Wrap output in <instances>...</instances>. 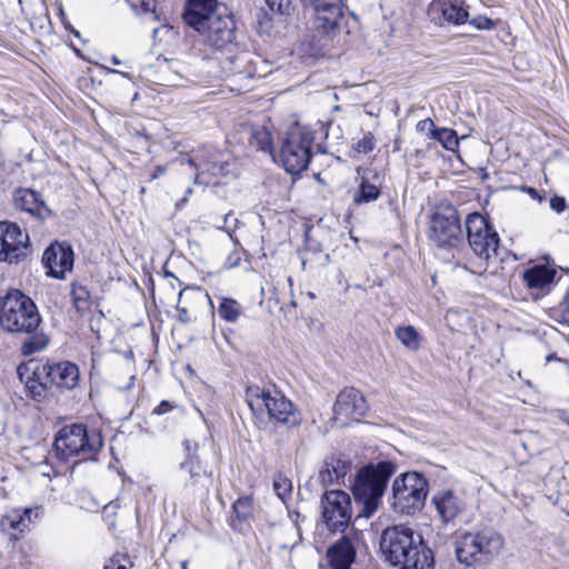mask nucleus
I'll return each instance as SVG.
<instances>
[{
	"label": "nucleus",
	"instance_id": "49",
	"mask_svg": "<svg viewBox=\"0 0 569 569\" xmlns=\"http://www.w3.org/2000/svg\"><path fill=\"white\" fill-rule=\"evenodd\" d=\"M108 72L109 73H119V74H121L124 78H128V79L130 78V76L127 72H122V71H119V70L108 69Z\"/></svg>",
	"mask_w": 569,
	"mask_h": 569
},
{
	"label": "nucleus",
	"instance_id": "17",
	"mask_svg": "<svg viewBox=\"0 0 569 569\" xmlns=\"http://www.w3.org/2000/svg\"><path fill=\"white\" fill-rule=\"evenodd\" d=\"M42 516L43 508L41 506L16 508L2 517L0 525L11 538L19 539L21 535L30 531Z\"/></svg>",
	"mask_w": 569,
	"mask_h": 569
},
{
	"label": "nucleus",
	"instance_id": "20",
	"mask_svg": "<svg viewBox=\"0 0 569 569\" xmlns=\"http://www.w3.org/2000/svg\"><path fill=\"white\" fill-rule=\"evenodd\" d=\"M432 505L443 523L453 522L466 509L463 499L450 489L436 492Z\"/></svg>",
	"mask_w": 569,
	"mask_h": 569
},
{
	"label": "nucleus",
	"instance_id": "5",
	"mask_svg": "<svg viewBox=\"0 0 569 569\" xmlns=\"http://www.w3.org/2000/svg\"><path fill=\"white\" fill-rule=\"evenodd\" d=\"M396 472L390 461L370 463L361 468L352 485V493L357 505L361 506L358 517L370 518L381 503L387 483Z\"/></svg>",
	"mask_w": 569,
	"mask_h": 569
},
{
	"label": "nucleus",
	"instance_id": "8",
	"mask_svg": "<svg viewBox=\"0 0 569 569\" xmlns=\"http://www.w3.org/2000/svg\"><path fill=\"white\" fill-rule=\"evenodd\" d=\"M103 445L99 432H88L82 423L64 426L54 438L53 447L56 456L62 461L81 456L83 459L93 457Z\"/></svg>",
	"mask_w": 569,
	"mask_h": 569
},
{
	"label": "nucleus",
	"instance_id": "53",
	"mask_svg": "<svg viewBox=\"0 0 569 569\" xmlns=\"http://www.w3.org/2000/svg\"><path fill=\"white\" fill-rule=\"evenodd\" d=\"M238 261H239V258H237V260L231 266H237Z\"/></svg>",
	"mask_w": 569,
	"mask_h": 569
},
{
	"label": "nucleus",
	"instance_id": "45",
	"mask_svg": "<svg viewBox=\"0 0 569 569\" xmlns=\"http://www.w3.org/2000/svg\"><path fill=\"white\" fill-rule=\"evenodd\" d=\"M174 407L176 406L172 402H170L168 400H162L157 407H154L152 413L157 415V416H161V415L170 412Z\"/></svg>",
	"mask_w": 569,
	"mask_h": 569
},
{
	"label": "nucleus",
	"instance_id": "3",
	"mask_svg": "<svg viewBox=\"0 0 569 569\" xmlns=\"http://www.w3.org/2000/svg\"><path fill=\"white\" fill-rule=\"evenodd\" d=\"M327 136L328 132L322 122L303 124L296 121L292 123L284 132L280 148L279 158L284 170L290 174L305 171L311 160L313 146L317 152H325L322 143L318 140H323Z\"/></svg>",
	"mask_w": 569,
	"mask_h": 569
},
{
	"label": "nucleus",
	"instance_id": "39",
	"mask_svg": "<svg viewBox=\"0 0 569 569\" xmlns=\"http://www.w3.org/2000/svg\"><path fill=\"white\" fill-rule=\"evenodd\" d=\"M340 461H337V466L332 465V468H329V465L327 463V468L323 470H320L319 472V479L322 483L326 482H332L333 479H339V477H342L345 472L342 470H339Z\"/></svg>",
	"mask_w": 569,
	"mask_h": 569
},
{
	"label": "nucleus",
	"instance_id": "10",
	"mask_svg": "<svg viewBox=\"0 0 569 569\" xmlns=\"http://www.w3.org/2000/svg\"><path fill=\"white\" fill-rule=\"evenodd\" d=\"M427 495V479L419 472H405L392 483V507L397 512L412 515L422 508Z\"/></svg>",
	"mask_w": 569,
	"mask_h": 569
},
{
	"label": "nucleus",
	"instance_id": "38",
	"mask_svg": "<svg viewBox=\"0 0 569 569\" xmlns=\"http://www.w3.org/2000/svg\"><path fill=\"white\" fill-rule=\"evenodd\" d=\"M272 12L289 14L292 10V0H264Z\"/></svg>",
	"mask_w": 569,
	"mask_h": 569
},
{
	"label": "nucleus",
	"instance_id": "13",
	"mask_svg": "<svg viewBox=\"0 0 569 569\" xmlns=\"http://www.w3.org/2000/svg\"><path fill=\"white\" fill-rule=\"evenodd\" d=\"M190 168L197 171L194 182L201 184H209L210 181L206 176L223 177L231 172L233 162L230 161L229 154L216 150L213 148L198 150L192 157L182 160Z\"/></svg>",
	"mask_w": 569,
	"mask_h": 569
},
{
	"label": "nucleus",
	"instance_id": "52",
	"mask_svg": "<svg viewBox=\"0 0 569 569\" xmlns=\"http://www.w3.org/2000/svg\"><path fill=\"white\" fill-rule=\"evenodd\" d=\"M111 61H112L113 64H121V61L116 56L111 57Z\"/></svg>",
	"mask_w": 569,
	"mask_h": 569
},
{
	"label": "nucleus",
	"instance_id": "16",
	"mask_svg": "<svg viewBox=\"0 0 569 569\" xmlns=\"http://www.w3.org/2000/svg\"><path fill=\"white\" fill-rule=\"evenodd\" d=\"M29 236L10 221H0V261L17 262L26 254Z\"/></svg>",
	"mask_w": 569,
	"mask_h": 569
},
{
	"label": "nucleus",
	"instance_id": "27",
	"mask_svg": "<svg viewBox=\"0 0 569 569\" xmlns=\"http://www.w3.org/2000/svg\"><path fill=\"white\" fill-rule=\"evenodd\" d=\"M249 146L257 151L272 154L273 139L266 126H252L249 131Z\"/></svg>",
	"mask_w": 569,
	"mask_h": 569
},
{
	"label": "nucleus",
	"instance_id": "23",
	"mask_svg": "<svg viewBox=\"0 0 569 569\" xmlns=\"http://www.w3.org/2000/svg\"><path fill=\"white\" fill-rule=\"evenodd\" d=\"M430 12L440 14L446 22L452 24H462L469 17L463 0H433Z\"/></svg>",
	"mask_w": 569,
	"mask_h": 569
},
{
	"label": "nucleus",
	"instance_id": "7",
	"mask_svg": "<svg viewBox=\"0 0 569 569\" xmlns=\"http://www.w3.org/2000/svg\"><path fill=\"white\" fill-rule=\"evenodd\" d=\"M503 537L492 528L465 532L457 543L456 553L466 566L483 565L493 560L503 549Z\"/></svg>",
	"mask_w": 569,
	"mask_h": 569
},
{
	"label": "nucleus",
	"instance_id": "29",
	"mask_svg": "<svg viewBox=\"0 0 569 569\" xmlns=\"http://www.w3.org/2000/svg\"><path fill=\"white\" fill-rule=\"evenodd\" d=\"M218 315L227 322H237L242 315L241 305L231 298H220Z\"/></svg>",
	"mask_w": 569,
	"mask_h": 569
},
{
	"label": "nucleus",
	"instance_id": "12",
	"mask_svg": "<svg viewBox=\"0 0 569 569\" xmlns=\"http://www.w3.org/2000/svg\"><path fill=\"white\" fill-rule=\"evenodd\" d=\"M27 372H31L37 379L46 380L57 388L71 390L79 385V368L70 361L44 363L29 361L18 367V375L22 380Z\"/></svg>",
	"mask_w": 569,
	"mask_h": 569
},
{
	"label": "nucleus",
	"instance_id": "9",
	"mask_svg": "<svg viewBox=\"0 0 569 569\" xmlns=\"http://www.w3.org/2000/svg\"><path fill=\"white\" fill-rule=\"evenodd\" d=\"M246 401L253 411L267 410L269 417L288 428H296L301 425L302 416L296 406L278 391L264 390L258 386L248 387Z\"/></svg>",
	"mask_w": 569,
	"mask_h": 569
},
{
	"label": "nucleus",
	"instance_id": "25",
	"mask_svg": "<svg viewBox=\"0 0 569 569\" xmlns=\"http://www.w3.org/2000/svg\"><path fill=\"white\" fill-rule=\"evenodd\" d=\"M556 270L543 264H536L523 271L522 278L530 289H545L555 278Z\"/></svg>",
	"mask_w": 569,
	"mask_h": 569
},
{
	"label": "nucleus",
	"instance_id": "41",
	"mask_svg": "<svg viewBox=\"0 0 569 569\" xmlns=\"http://www.w3.org/2000/svg\"><path fill=\"white\" fill-rule=\"evenodd\" d=\"M130 8L137 13H148L154 11V0H141L139 3L127 0Z\"/></svg>",
	"mask_w": 569,
	"mask_h": 569
},
{
	"label": "nucleus",
	"instance_id": "34",
	"mask_svg": "<svg viewBox=\"0 0 569 569\" xmlns=\"http://www.w3.org/2000/svg\"><path fill=\"white\" fill-rule=\"evenodd\" d=\"M71 298L73 306L78 311L83 312L90 308V293L84 286L73 283Z\"/></svg>",
	"mask_w": 569,
	"mask_h": 569
},
{
	"label": "nucleus",
	"instance_id": "42",
	"mask_svg": "<svg viewBox=\"0 0 569 569\" xmlns=\"http://www.w3.org/2000/svg\"><path fill=\"white\" fill-rule=\"evenodd\" d=\"M469 23L478 30H491L496 27V22L486 16H477Z\"/></svg>",
	"mask_w": 569,
	"mask_h": 569
},
{
	"label": "nucleus",
	"instance_id": "46",
	"mask_svg": "<svg viewBox=\"0 0 569 569\" xmlns=\"http://www.w3.org/2000/svg\"><path fill=\"white\" fill-rule=\"evenodd\" d=\"M164 276H166V278H170L169 284L172 288V290H174L176 287L178 286V288H179V297H181L182 292L184 290V288L181 287L182 282L173 273H171L169 271H166Z\"/></svg>",
	"mask_w": 569,
	"mask_h": 569
},
{
	"label": "nucleus",
	"instance_id": "32",
	"mask_svg": "<svg viewBox=\"0 0 569 569\" xmlns=\"http://www.w3.org/2000/svg\"><path fill=\"white\" fill-rule=\"evenodd\" d=\"M21 381L26 382V387L32 399L37 401L44 399L47 393L46 386L49 385V382L37 379L31 372H27Z\"/></svg>",
	"mask_w": 569,
	"mask_h": 569
},
{
	"label": "nucleus",
	"instance_id": "36",
	"mask_svg": "<svg viewBox=\"0 0 569 569\" xmlns=\"http://www.w3.org/2000/svg\"><path fill=\"white\" fill-rule=\"evenodd\" d=\"M132 567L133 562L127 553L117 552L103 569H131Z\"/></svg>",
	"mask_w": 569,
	"mask_h": 569
},
{
	"label": "nucleus",
	"instance_id": "24",
	"mask_svg": "<svg viewBox=\"0 0 569 569\" xmlns=\"http://www.w3.org/2000/svg\"><path fill=\"white\" fill-rule=\"evenodd\" d=\"M327 557L333 569H350L356 559V547L351 538L341 537L328 549Z\"/></svg>",
	"mask_w": 569,
	"mask_h": 569
},
{
	"label": "nucleus",
	"instance_id": "14",
	"mask_svg": "<svg viewBox=\"0 0 569 569\" xmlns=\"http://www.w3.org/2000/svg\"><path fill=\"white\" fill-rule=\"evenodd\" d=\"M429 238L440 248L457 249L462 243L460 218L455 208L447 207L431 216Z\"/></svg>",
	"mask_w": 569,
	"mask_h": 569
},
{
	"label": "nucleus",
	"instance_id": "4",
	"mask_svg": "<svg viewBox=\"0 0 569 569\" xmlns=\"http://www.w3.org/2000/svg\"><path fill=\"white\" fill-rule=\"evenodd\" d=\"M467 239L470 249L478 258L477 262L452 256L456 259V266L471 273H482L487 270L489 260L497 257L500 243L498 232L492 224L480 213L472 212L466 220Z\"/></svg>",
	"mask_w": 569,
	"mask_h": 569
},
{
	"label": "nucleus",
	"instance_id": "15",
	"mask_svg": "<svg viewBox=\"0 0 569 569\" xmlns=\"http://www.w3.org/2000/svg\"><path fill=\"white\" fill-rule=\"evenodd\" d=\"M321 517L330 531H345L352 518V502L342 490H327L321 497Z\"/></svg>",
	"mask_w": 569,
	"mask_h": 569
},
{
	"label": "nucleus",
	"instance_id": "2",
	"mask_svg": "<svg viewBox=\"0 0 569 569\" xmlns=\"http://www.w3.org/2000/svg\"><path fill=\"white\" fill-rule=\"evenodd\" d=\"M380 549L385 560L399 569H433L432 550L423 543L421 536L406 526H393L383 530Z\"/></svg>",
	"mask_w": 569,
	"mask_h": 569
},
{
	"label": "nucleus",
	"instance_id": "37",
	"mask_svg": "<svg viewBox=\"0 0 569 569\" xmlns=\"http://www.w3.org/2000/svg\"><path fill=\"white\" fill-rule=\"evenodd\" d=\"M252 510V498L249 496L240 497L233 503V511L239 519H247L251 515Z\"/></svg>",
	"mask_w": 569,
	"mask_h": 569
},
{
	"label": "nucleus",
	"instance_id": "22",
	"mask_svg": "<svg viewBox=\"0 0 569 569\" xmlns=\"http://www.w3.org/2000/svg\"><path fill=\"white\" fill-rule=\"evenodd\" d=\"M183 447L186 450V458L180 463V471L188 476L190 485L198 486L209 477L206 467L201 463L197 455L199 445L192 439H187L183 441Z\"/></svg>",
	"mask_w": 569,
	"mask_h": 569
},
{
	"label": "nucleus",
	"instance_id": "40",
	"mask_svg": "<svg viewBox=\"0 0 569 569\" xmlns=\"http://www.w3.org/2000/svg\"><path fill=\"white\" fill-rule=\"evenodd\" d=\"M375 148V138L368 132L355 144V150L359 153H369Z\"/></svg>",
	"mask_w": 569,
	"mask_h": 569
},
{
	"label": "nucleus",
	"instance_id": "26",
	"mask_svg": "<svg viewBox=\"0 0 569 569\" xmlns=\"http://www.w3.org/2000/svg\"><path fill=\"white\" fill-rule=\"evenodd\" d=\"M301 540V531L295 521L281 525L274 531V542L281 549H292Z\"/></svg>",
	"mask_w": 569,
	"mask_h": 569
},
{
	"label": "nucleus",
	"instance_id": "47",
	"mask_svg": "<svg viewBox=\"0 0 569 569\" xmlns=\"http://www.w3.org/2000/svg\"><path fill=\"white\" fill-rule=\"evenodd\" d=\"M559 419L566 423L567 426H569V412L565 411V410H561L559 411V415H558Z\"/></svg>",
	"mask_w": 569,
	"mask_h": 569
},
{
	"label": "nucleus",
	"instance_id": "28",
	"mask_svg": "<svg viewBox=\"0 0 569 569\" xmlns=\"http://www.w3.org/2000/svg\"><path fill=\"white\" fill-rule=\"evenodd\" d=\"M381 194L380 188L371 183L368 179L361 178L358 189L355 191L352 201L360 206L376 201Z\"/></svg>",
	"mask_w": 569,
	"mask_h": 569
},
{
	"label": "nucleus",
	"instance_id": "44",
	"mask_svg": "<svg viewBox=\"0 0 569 569\" xmlns=\"http://www.w3.org/2000/svg\"><path fill=\"white\" fill-rule=\"evenodd\" d=\"M417 131H428V137L431 139L432 133H435L437 127L431 119H425L417 123Z\"/></svg>",
	"mask_w": 569,
	"mask_h": 569
},
{
	"label": "nucleus",
	"instance_id": "11",
	"mask_svg": "<svg viewBox=\"0 0 569 569\" xmlns=\"http://www.w3.org/2000/svg\"><path fill=\"white\" fill-rule=\"evenodd\" d=\"M312 9L315 11L313 46L319 51H327L336 46V38L340 34L342 9L339 0H328Z\"/></svg>",
	"mask_w": 569,
	"mask_h": 569
},
{
	"label": "nucleus",
	"instance_id": "50",
	"mask_svg": "<svg viewBox=\"0 0 569 569\" xmlns=\"http://www.w3.org/2000/svg\"><path fill=\"white\" fill-rule=\"evenodd\" d=\"M529 192L531 193V196L537 197L539 201H541V200H542V198H541L540 196H538V193H537L536 189L530 188V189H529Z\"/></svg>",
	"mask_w": 569,
	"mask_h": 569
},
{
	"label": "nucleus",
	"instance_id": "6",
	"mask_svg": "<svg viewBox=\"0 0 569 569\" xmlns=\"http://www.w3.org/2000/svg\"><path fill=\"white\" fill-rule=\"evenodd\" d=\"M41 321L33 300L20 290L9 291L0 302V326L8 332L32 333Z\"/></svg>",
	"mask_w": 569,
	"mask_h": 569
},
{
	"label": "nucleus",
	"instance_id": "31",
	"mask_svg": "<svg viewBox=\"0 0 569 569\" xmlns=\"http://www.w3.org/2000/svg\"><path fill=\"white\" fill-rule=\"evenodd\" d=\"M431 139L439 141L448 151L457 152L459 150V138L453 129L437 128Z\"/></svg>",
	"mask_w": 569,
	"mask_h": 569
},
{
	"label": "nucleus",
	"instance_id": "35",
	"mask_svg": "<svg viewBox=\"0 0 569 569\" xmlns=\"http://www.w3.org/2000/svg\"><path fill=\"white\" fill-rule=\"evenodd\" d=\"M273 490L278 498L286 502L288 499L291 498L292 492V483L291 480L282 475L276 476L273 480Z\"/></svg>",
	"mask_w": 569,
	"mask_h": 569
},
{
	"label": "nucleus",
	"instance_id": "19",
	"mask_svg": "<svg viewBox=\"0 0 569 569\" xmlns=\"http://www.w3.org/2000/svg\"><path fill=\"white\" fill-rule=\"evenodd\" d=\"M42 261L49 276L62 279L73 268V250L67 242H54L46 249Z\"/></svg>",
	"mask_w": 569,
	"mask_h": 569
},
{
	"label": "nucleus",
	"instance_id": "1",
	"mask_svg": "<svg viewBox=\"0 0 569 569\" xmlns=\"http://www.w3.org/2000/svg\"><path fill=\"white\" fill-rule=\"evenodd\" d=\"M183 19L213 48L223 49L234 39L233 16L226 4L217 0H189Z\"/></svg>",
	"mask_w": 569,
	"mask_h": 569
},
{
	"label": "nucleus",
	"instance_id": "33",
	"mask_svg": "<svg viewBox=\"0 0 569 569\" xmlns=\"http://www.w3.org/2000/svg\"><path fill=\"white\" fill-rule=\"evenodd\" d=\"M48 345L49 338L44 333H36L23 341L21 352L23 356H31L43 350Z\"/></svg>",
	"mask_w": 569,
	"mask_h": 569
},
{
	"label": "nucleus",
	"instance_id": "48",
	"mask_svg": "<svg viewBox=\"0 0 569 569\" xmlns=\"http://www.w3.org/2000/svg\"><path fill=\"white\" fill-rule=\"evenodd\" d=\"M163 173H164V168L158 167L156 169L154 173L151 176V179H156V178H158L159 176H161Z\"/></svg>",
	"mask_w": 569,
	"mask_h": 569
},
{
	"label": "nucleus",
	"instance_id": "30",
	"mask_svg": "<svg viewBox=\"0 0 569 569\" xmlns=\"http://www.w3.org/2000/svg\"><path fill=\"white\" fill-rule=\"evenodd\" d=\"M396 337L409 350L416 351L420 348L421 337L412 326L399 327Z\"/></svg>",
	"mask_w": 569,
	"mask_h": 569
},
{
	"label": "nucleus",
	"instance_id": "18",
	"mask_svg": "<svg viewBox=\"0 0 569 569\" xmlns=\"http://www.w3.org/2000/svg\"><path fill=\"white\" fill-rule=\"evenodd\" d=\"M368 410L365 397L355 388H345L341 390L333 405L335 420L347 425V419L359 420Z\"/></svg>",
	"mask_w": 569,
	"mask_h": 569
},
{
	"label": "nucleus",
	"instance_id": "21",
	"mask_svg": "<svg viewBox=\"0 0 569 569\" xmlns=\"http://www.w3.org/2000/svg\"><path fill=\"white\" fill-rule=\"evenodd\" d=\"M14 206L18 210L29 213L38 221H46L52 216L40 194L32 189H19L14 192Z\"/></svg>",
	"mask_w": 569,
	"mask_h": 569
},
{
	"label": "nucleus",
	"instance_id": "43",
	"mask_svg": "<svg viewBox=\"0 0 569 569\" xmlns=\"http://www.w3.org/2000/svg\"><path fill=\"white\" fill-rule=\"evenodd\" d=\"M549 208L555 211L556 213L560 214L568 210L569 204L567 203V200L565 197L561 196H553L549 200Z\"/></svg>",
	"mask_w": 569,
	"mask_h": 569
},
{
	"label": "nucleus",
	"instance_id": "51",
	"mask_svg": "<svg viewBox=\"0 0 569 569\" xmlns=\"http://www.w3.org/2000/svg\"><path fill=\"white\" fill-rule=\"evenodd\" d=\"M551 360H559V358L556 357V355H549L546 357V362H550Z\"/></svg>",
	"mask_w": 569,
	"mask_h": 569
}]
</instances>
